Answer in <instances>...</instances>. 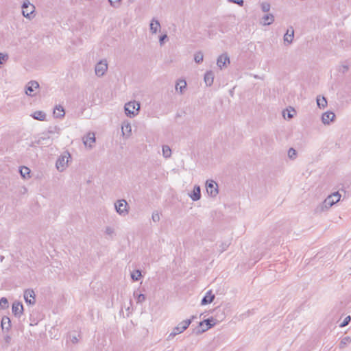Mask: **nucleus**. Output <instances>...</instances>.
Returning a JSON list of instances; mask_svg holds the SVG:
<instances>
[{
	"label": "nucleus",
	"instance_id": "1",
	"mask_svg": "<svg viewBox=\"0 0 351 351\" xmlns=\"http://www.w3.org/2000/svg\"><path fill=\"white\" fill-rule=\"evenodd\" d=\"M215 324H216L215 319H214L212 317H209L206 319H204L202 322H200L199 323L198 326H197L194 329L193 333H195L197 335H199L207 331L208 329L211 328Z\"/></svg>",
	"mask_w": 351,
	"mask_h": 351
},
{
	"label": "nucleus",
	"instance_id": "2",
	"mask_svg": "<svg viewBox=\"0 0 351 351\" xmlns=\"http://www.w3.org/2000/svg\"><path fill=\"white\" fill-rule=\"evenodd\" d=\"M195 318V316H192L191 319H187L181 322L176 327L173 329V331L168 335L167 340L170 341L173 339L177 335L184 332L191 324L192 319Z\"/></svg>",
	"mask_w": 351,
	"mask_h": 351
},
{
	"label": "nucleus",
	"instance_id": "3",
	"mask_svg": "<svg viewBox=\"0 0 351 351\" xmlns=\"http://www.w3.org/2000/svg\"><path fill=\"white\" fill-rule=\"evenodd\" d=\"M341 198L340 193L337 191L331 195H328L323 202L322 207L325 208L326 209L330 208L332 206H333L335 204L337 203Z\"/></svg>",
	"mask_w": 351,
	"mask_h": 351
},
{
	"label": "nucleus",
	"instance_id": "4",
	"mask_svg": "<svg viewBox=\"0 0 351 351\" xmlns=\"http://www.w3.org/2000/svg\"><path fill=\"white\" fill-rule=\"evenodd\" d=\"M71 157L70 154L68 152L61 155L56 160V167L58 171L62 172L67 167L69 158Z\"/></svg>",
	"mask_w": 351,
	"mask_h": 351
},
{
	"label": "nucleus",
	"instance_id": "5",
	"mask_svg": "<svg viewBox=\"0 0 351 351\" xmlns=\"http://www.w3.org/2000/svg\"><path fill=\"white\" fill-rule=\"evenodd\" d=\"M115 210L121 216L128 214V204L125 199H119L114 203Z\"/></svg>",
	"mask_w": 351,
	"mask_h": 351
},
{
	"label": "nucleus",
	"instance_id": "6",
	"mask_svg": "<svg viewBox=\"0 0 351 351\" xmlns=\"http://www.w3.org/2000/svg\"><path fill=\"white\" fill-rule=\"evenodd\" d=\"M136 106V111L140 109V104L136 101H130L125 105V112L127 116L134 117L136 113L134 111V107Z\"/></svg>",
	"mask_w": 351,
	"mask_h": 351
},
{
	"label": "nucleus",
	"instance_id": "7",
	"mask_svg": "<svg viewBox=\"0 0 351 351\" xmlns=\"http://www.w3.org/2000/svg\"><path fill=\"white\" fill-rule=\"evenodd\" d=\"M206 188L208 194L211 197H215L218 194L217 184L213 180H207Z\"/></svg>",
	"mask_w": 351,
	"mask_h": 351
},
{
	"label": "nucleus",
	"instance_id": "8",
	"mask_svg": "<svg viewBox=\"0 0 351 351\" xmlns=\"http://www.w3.org/2000/svg\"><path fill=\"white\" fill-rule=\"evenodd\" d=\"M108 69V64L106 60H102L99 61L96 65L95 68V74L99 76H103Z\"/></svg>",
	"mask_w": 351,
	"mask_h": 351
},
{
	"label": "nucleus",
	"instance_id": "9",
	"mask_svg": "<svg viewBox=\"0 0 351 351\" xmlns=\"http://www.w3.org/2000/svg\"><path fill=\"white\" fill-rule=\"evenodd\" d=\"M39 88V84L38 82L32 80L27 83L25 86V93L30 96L33 97L36 95L35 90Z\"/></svg>",
	"mask_w": 351,
	"mask_h": 351
},
{
	"label": "nucleus",
	"instance_id": "10",
	"mask_svg": "<svg viewBox=\"0 0 351 351\" xmlns=\"http://www.w3.org/2000/svg\"><path fill=\"white\" fill-rule=\"evenodd\" d=\"M35 293L32 289H27L24 292V299L27 304L34 305L36 302Z\"/></svg>",
	"mask_w": 351,
	"mask_h": 351
},
{
	"label": "nucleus",
	"instance_id": "11",
	"mask_svg": "<svg viewBox=\"0 0 351 351\" xmlns=\"http://www.w3.org/2000/svg\"><path fill=\"white\" fill-rule=\"evenodd\" d=\"M227 64H230V58L226 53L220 55L217 60V64L222 69L227 66Z\"/></svg>",
	"mask_w": 351,
	"mask_h": 351
},
{
	"label": "nucleus",
	"instance_id": "12",
	"mask_svg": "<svg viewBox=\"0 0 351 351\" xmlns=\"http://www.w3.org/2000/svg\"><path fill=\"white\" fill-rule=\"evenodd\" d=\"M12 310L15 316L20 317L23 312V304L19 302H14L12 304Z\"/></svg>",
	"mask_w": 351,
	"mask_h": 351
},
{
	"label": "nucleus",
	"instance_id": "13",
	"mask_svg": "<svg viewBox=\"0 0 351 351\" xmlns=\"http://www.w3.org/2000/svg\"><path fill=\"white\" fill-rule=\"evenodd\" d=\"M84 143L86 146L92 147L93 143L95 142V136L93 132H88L86 137L83 138Z\"/></svg>",
	"mask_w": 351,
	"mask_h": 351
},
{
	"label": "nucleus",
	"instance_id": "14",
	"mask_svg": "<svg viewBox=\"0 0 351 351\" xmlns=\"http://www.w3.org/2000/svg\"><path fill=\"white\" fill-rule=\"evenodd\" d=\"M190 197L193 201H197L201 198V189L198 185H195L192 192L189 194Z\"/></svg>",
	"mask_w": 351,
	"mask_h": 351
},
{
	"label": "nucleus",
	"instance_id": "15",
	"mask_svg": "<svg viewBox=\"0 0 351 351\" xmlns=\"http://www.w3.org/2000/svg\"><path fill=\"white\" fill-rule=\"evenodd\" d=\"M335 114L330 111L326 112L322 114V121L324 124H329L330 121H333Z\"/></svg>",
	"mask_w": 351,
	"mask_h": 351
},
{
	"label": "nucleus",
	"instance_id": "16",
	"mask_svg": "<svg viewBox=\"0 0 351 351\" xmlns=\"http://www.w3.org/2000/svg\"><path fill=\"white\" fill-rule=\"evenodd\" d=\"M274 21V16L272 14H267L264 15L262 19L261 23L263 25H269Z\"/></svg>",
	"mask_w": 351,
	"mask_h": 351
},
{
	"label": "nucleus",
	"instance_id": "17",
	"mask_svg": "<svg viewBox=\"0 0 351 351\" xmlns=\"http://www.w3.org/2000/svg\"><path fill=\"white\" fill-rule=\"evenodd\" d=\"M215 299V295L212 294L211 291H209L203 297L201 301L202 305H206L210 304Z\"/></svg>",
	"mask_w": 351,
	"mask_h": 351
},
{
	"label": "nucleus",
	"instance_id": "18",
	"mask_svg": "<svg viewBox=\"0 0 351 351\" xmlns=\"http://www.w3.org/2000/svg\"><path fill=\"white\" fill-rule=\"evenodd\" d=\"M150 31L152 34H156L158 29L160 28V24L158 20L153 18L151 21L150 25Z\"/></svg>",
	"mask_w": 351,
	"mask_h": 351
},
{
	"label": "nucleus",
	"instance_id": "19",
	"mask_svg": "<svg viewBox=\"0 0 351 351\" xmlns=\"http://www.w3.org/2000/svg\"><path fill=\"white\" fill-rule=\"evenodd\" d=\"M214 73L212 71H207L204 75V82L208 86H210L213 84Z\"/></svg>",
	"mask_w": 351,
	"mask_h": 351
},
{
	"label": "nucleus",
	"instance_id": "20",
	"mask_svg": "<svg viewBox=\"0 0 351 351\" xmlns=\"http://www.w3.org/2000/svg\"><path fill=\"white\" fill-rule=\"evenodd\" d=\"M1 328L3 330L8 331L11 328V320L7 316H3L1 319Z\"/></svg>",
	"mask_w": 351,
	"mask_h": 351
},
{
	"label": "nucleus",
	"instance_id": "21",
	"mask_svg": "<svg viewBox=\"0 0 351 351\" xmlns=\"http://www.w3.org/2000/svg\"><path fill=\"white\" fill-rule=\"evenodd\" d=\"M294 36V30L292 27L290 28V29H287V33L284 36V40L286 43H288V44H290L293 41V38Z\"/></svg>",
	"mask_w": 351,
	"mask_h": 351
},
{
	"label": "nucleus",
	"instance_id": "22",
	"mask_svg": "<svg viewBox=\"0 0 351 351\" xmlns=\"http://www.w3.org/2000/svg\"><path fill=\"white\" fill-rule=\"evenodd\" d=\"M65 112L62 106H56L53 110V115L56 118H62L64 117Z\"/></svg>",
	"mask_w": 351,
	"mask_h": 351
},
{
	"label": "nucleus",
	"instance_id": "23",
	"mask_svg": "<svg viewBox=\"0 0 351 351\" xmlns=\"http://www.w3.org/2000/svg\"><path fill=\"white\" fill-rule=\"evenodd\" d=\"M186 86V82L184 80H179L176 84V89L177 91H180L181 94L183 93Z\"/></svg>",
	"mask_w": 351,
	"mask_h": 351
},
{
	"label": "nucleus",
	"instance_id": "24",
	"mask_svg": "<svg viewBox=\"0 0 351 351\" xmlns=\"http://www.w3.org/2000/svg\"><path fill=\"white\" fill-rule=\"evenodd\" d=\"M32 117L34 119H36V120H38V121H44L46 119V114L44 112H43V111L38 110V111L34 112L32 114Z\"/></svg>",
	"mask_w": 351,
	"mask_h": 351
},
{
	"label": "nucleus",
	"instance_id": "25",
	"mask_svg": "<svg viewBox=\"0 0 351 351\" xmlns=\"http://www.w3.org/2000/svg\"><path fill=\"white\" fill-rule=\"evenodd\" d=\"M69 338L72 343L76 344L79 342L81 335L80 333H76L75 332H71L69 334Z\"/></svg>",
	"mask_w": 351,
	"mask_h": 351
},
{
	"label": "nucleus",
	"instance_id": "26",
	"mask_svg": "<svg viewBox=\"0 0 351 351\" xmlns=\"http://www.w3.org/2000/svg\"><path fill=\"white\" fill-rule=\"evenodd\" d=\"M317 104L319 108H324L327 106V101L326 97H324V96H317Z\"/></svg>",
	"mask_w": 351,
	"mask_h": 351
},
{
	"label": "nucleus",
	"instance_id": "27",
	"mask_svg": "<svg viewBox=\"0 0 351 351\" xmlns=\"http://www.w3.org/2000/svg\"><path fill=\"white\" fill-rule=\"evenodd\" d=\"M162 155L165 158H168L171 156V149L168 145H162Z\"/></svg>",
	"mask_w": 351,
	"mask_h": 351
},
{
	"label": "nucleus",
	"instance_id": "28",
	"mask_svg": "<svg viewBox=\"0 0 351 351\" xmlns=\"http://www.w3.org/2000/svg\"><path fill=\"white\" fill-rule=\"evenodd\" d=\"M351 342V337L349 336L344 337L341 339L339 343V348L341 349L344 348L348 343Z\"/></svg>",
	"mask_w": 351,
	"mask_h": 351
},
{
	"label": "nucleus",
	"instance_id": "29",
	"mask_svg": "<svg viewBox=\"0 0 351 351\" xmlns=\"http://www.w3.org/2000/svg\"><path fill=\"white\" fill-rule=\"evenodd\" d=\"M19 172L21 173V176L24 178H26L27 177H30V169L27 167H21L19 169Z\"/></svg>",
	"mask_w": 351,
	"mask_h": 351
},
{
	"label": "nucleus",
	"instance_id": "30",
	"mask_svg": "<svg viewBox=\"0 0 351 351\" xmlns=\"http://www.w3.org/2000/svg\"><path fill=\"white\" fill-rule=\"evenodd\" d=\"M141 276V271L138 269L134 271L131 274V278L134 281L139 280Z\"/></svg>",
	"mask_w": 351,
	"mask_h": 351
},
{
	"label": "nucleus",
	"instance_id": "31",
	"mask_svg": "<svg viewBox=\"0 0 351 351\" xmlns=\"http://www.w3.org/2000/svg\"><path fill=\"white\" fill-rule=\"evenodd\" d=\"M203 59H204V55L202 51H197L194 55V60L197 64L202 62Z\"/></svg>",
	"mask_w": 351,
	"mask_h": 351
},
{
	"label": "nucleus",
	"instance_id": "32",
	"mask_svg": "<svg viewBox=\"0 0 351 351\" xmlns=\"http://www.w3.org/2000/svg\"><path fill=\"white\" fill-rule=\"evenodd\" d=\"M134 298H136L137 303H142L146 299L145 295H144L143 293L138 294L136 291L134 292Z\"/></svg>",
	"mask_w": 351,
	"mask_h": 351
},
{
	"label": "nucleus",
	"instance_id": "33",
	"mask_svg": "<svg viewBox=\"0 0 351 351\" xmlns=\"http://www.w3.org/2000/svg\"><path fill=\"white\" fill-rule=\"evenodd\" d=\"M34 5H31V7H29V8L23 9L22 10L23 15L25 17H29V15L34 12Z\"/></svg>",
	"mask_w": 351,
	"mask_h": 351
},
{
	"label": "nucleus",
	"instance_id": "34",
	"mask_svg": "<svg viewBox=\"0 0 351 351\" xmlns=\"http://www.w3.org/2000/svg\"><path fill=\"white\" fill-rule=\"evenodd\" d=\"M9 305H8V300L6 298H1L0 299V308L1 309H5L7 308H8Z\"/></svg>",
	"mask_w": 351,
	"mask_h": 351
},
{
	"label": "nucleus",
	"instance_id": "35",
	"mask_svg": "<svg viewBox=\"0 0 351 351\" xmlns=\"http://www.w3.org/2000/svg\"><path fill=\"white\" fill-rule=\"evenodd\" d=\"M296 156H297L296 150L293 147L289 148V149L288 150L289 158L291 160H294L296 158Z\"/></svg>",
	"mask_w": 351,
	"mask_h": 351
},
{
	"label": "nucleus",
	"instance_id": "36",
	"mask_svg": "<svg viewBox=\"0 0 351 351\" xmlns=\"http://www.w3.org/2000/svg\"><path fill=\"white\" fill-rule=\"evenodd\" d=\"M261 10L263 12H268L270 10V4L267 2H263L261 4Z\"/></svg>",
	"mask_w": 351,
	"mask_h": 351
},
{
	"label": "nucleus",
	"instance_id": "37",
	"mask_svg": "<svg viewBox=\"0 0 351 351\" xmlns=\"http://www.w3.org/2000/svg\"><path fill=\"white\" fill-rule=\"evenodd\" d=\"M230 242L229 241H226V242H223L221 245H220V252L222 253L223 252L226 251L227 250V248L228 247V246L230 245Z\"/></svg>",
	"mask_w": 351,
	"mask_h": 351
},
{
	"label": "nucleus",
	"instance_id": "38",
	"mask_svg": "<svg viewBox=\"0 0 351 351\" xmlns=\"http://www.w3.org/2000/svg\"><path fill=\"white\" fill-rule=\"evenodd\" d=\"M350 321H351V317H350V316H347V317L344 319V320L343 321V322L340 324V326H341V327H344V326H346L348 325V324H349V323L350 322Z\"/></svg>",
	"mask_w": 351,
	"mask_h": 351
},
{
	"label": "nucleus",
	"instance_id": "39",
	"mask_svg": "<svg viewBox=\"0 0 351 351\" xmlns=\"http://www.w3.org/2000/svg\"><path fill=\"white\" fill-rule=\"evenodd\" d=\"M152 219L154 222H158L160 221V215L158 212H154L152 213Z\"/></svg>",
	"mask_w": 351,
	"mask_h": 351
},
{
	"label": "nucleus",
	"instance_id": "40",
	"mask_svg": "<svg viewBox=\"0 0 351 351\" xmlns=\"http://www.w3.org/2000/svg\"><path fill=\"white\" fill-rule=\"evenodd\" d=\"M111 6L114 8H118L121 0H108Z\"/></svg>",
	"mask_w": 351,
	"mask_h": 351
},
{
	"label": "nucleus",
	"instance_id": "41",
	"mask_svg": "<svg viewBox=\"0 0 351 351\" xmlns=\"http://www.w3.org/2000/svg\"><path fill=\"white\" fill-rule=\"evenodd\" d=\"M8 59V56L7 54H3L0 53V64H2Z\"/></svg>",
	"mask_w": 351,
	"mask_h": 351
},
{
	"label": "nucleus",
	"instance_id": "42",
	"mask_svg": "<svg viewBox=\"0 0 351 351\" xmlns=\"http://www.w3.org/2000/svg\"><path fill=\"white\" fill-rule=\"evenodd\" d=\"M105 233L108 235H112L114 234V229L110 226H107L105 230Z\"/></svg>",
	"mask_w": 351,
	"mask_h": 351
},
{
	"label": "nucleus",
	"instance_id": "43",
	"mask_svg": "<svg viewBox=\"0 0 351 351\" xmlns=\"http://www.w3.org/2000/svg\"><path fill=\"white\" fill-rule=\"evenodd\" d=\"M228 2L238 4L240 6H243V4H244V1L243 0H228Z\"/></svg>",
	"mask_w": 351,
	"mask_h": 351
},
{
	"label": "nucleus",
	"instance_id": "44",
	"mask_svg": "<svg viewBox=\"0 0 351 351\" xmlns=\"http://www.w3.org/2000/svg\"><path fill=\"white\" fill-rule=\"evenodd\" d=\"M168 38V36L167 34L161 35L159 38V42L160 45H162L165 43V40Z\"/></svg>",
	"mask_w": 351,
	"mask_h": 351
},
{
	"label": "nucleus",
	"instance_id": "45",
	"mask_svg": "<svg viewBox=\"0 0 351 351\" xmlns=\"http://www.w3.org/2000/svg\"><path fill=\"white\" fill-rule=\"evenodd\" d=\"M29 7H31V5L29 3V1H27V2H23V5H22V10L23 9H27V8H29Z\"/></svg>",
	"mask_w": 351,
	"mask_h": 351
},
{
	"label": "nucleus",
	"instance_id": "46",
	"mask_svg": "<svg viewBox=\"0 0 351 351\" xmlns=\"http://www.w3.org/2000/svg\"><path fill=\"white\" fill-rule=\"evenodd\" d=\"M339 71H341L343 73L347 72L348 71V65H343Z\"/></svg>",
	"mask_w": 351,
	"mask_h": 351
},
{
	"label": "nucleus",
	"instance_id": "47",
	"mask_svg": "<svg viewBox=\"0 0 351 351\" xmlns=\"http://www.w3.org/2000/svg\"><path fill=\"white\" fill-rule=\"evenodd\" d=\"M293 117V115L292 114H291L290 112L288 113V117L289 119L292 118Z\"/></svg>",
	"mask_w": 351,
	"mask_h": 351
},
{
	"label": "nucleus",
	"instance_id": "48",
	"mask_svg": "<svg viewBox=\"0 0 351 351\" xmlns=\"http://www.w3.org/2000/svg\"><path fill=\"white\" fill-rule=\"evenodd\" d=\"M128 128L130 129V131L131 130V128H130V125H128L126 126V130H128Z\"/></svg>",
	"mask_w": 351,
	"mask_h": 351
},
{
	"label": "nucleus",
	"instance_id": "49",
	"mask_svg": "<svg viewBox=\"0 0 351 351\" xmlns=\"http://www.w3.org/2000/svg\"><path fill=\"white\" fill-rule=\"evenodd\" d=\"M128 128L130 129V131L131 130V128H130V125H128L126 126V130H128Z\"/></svg>",
	"mask_w": 351,
	"mask_h": 351
},
{
	"label": "nucleus",
	"instance_id": "50",
	"mask_svg": "<svg viewBox=\"0 0 351 351\" xmlns=\"http://www.w3.org/2000/svg\"><path fill=\"white\" fill-rule=\"evenodd\" d=\"M3 258H4V257L1 256V261H2Z\"/></svg>",
	"mask_w": 351,
	"mask_h": 351
}]
</instances>
